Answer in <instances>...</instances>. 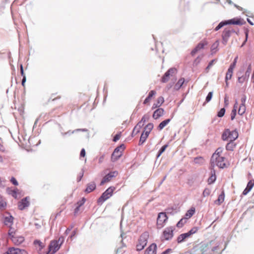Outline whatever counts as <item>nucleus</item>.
<instances>
[{
  "label": "nucleus",
  "mask_w": 254,
  "mask_h": 254,
  "mask_svg": "<svg viewBox=\"0 0 254 254\" xmlns=\"http://www.w3.org/2000/svg\"><path fill=\"white\" fill-rule=\"evenodd\" d=\"M220 250L219 244L216 242L215 240L205 241L194 246L190 251V254H204V253L208 252L211 254L213 253L215 254H219L223 251L220 252L218 251Z\"/></svg>",
  "instance_id": "1"
},
{
  "label": "nucleus",
  "mask_w": 254,
  "mask_h": 254,
  "mask_svg": "<svg viewBox=\"0 0 254 254\" xmlns=\"http://www.w3.org/2000/svg\"><path fill=\"white\" fill-rule=\"evenodd\" d=\"M199 229L200 227L195 226L192 227L187 232L179 235L176 239L177 243L182 244L187 241L189 238H191L193 234L196 233Z\"/></svg>",
  "instance_id": "2"
},
{
  "label": "nucleus",
  "mask_w": 254,
  "mask_h": 254,
  "mask_svg": "<svg viewBox=\"0 0 254 254\" xmlns=\"http://www.w3.org/2000/svg\"><path fill=\"white\" fill-rule=\"evenodd\" d=\"M116 190L114 186H110L98 198L97 203L98 205H101L106 200L110 198Z\"/></svg>",
  "instance_id": "3"
},
{
  "label": "nucleus",
  "mask_w": 254,
  "mask_h": 254,
  "mask_svg": "<svg viewBox=\"0 0 254 254\" xmlns=\"http://www.w3.org/2000/svg\"><path fill=\"white\" fill-rule=\"evenodd\" d=\"M239 137V133L237 129L231 131L229 128H226L223 131L221 135V139L223 141H227L229 139L230 140H236Z\"/></svg>",
  "instance_id": "4"
},
{
  "label": "nucleus",
  "mask_w": 254,
  "mask_h": 254,
  "mask_svg": "<svg viewBox=\"0 0 254 254\" xmlns=\"http://www.w3.org/2000/svg\"><path fill=\"white\" fill-rule=\"evenodd\" d=\"M243 71L244 69L239 70L237 73V75H238V82L240 83H243L244 81L248 80L250 73L252 71L251 64L249 65L244 75H242Z\"/></svg>",
  "instance_id": "5"
},
{
  "label": "nucleus",
  "mask_w": 254,
  "mask_h": 254,
  "mask_svg": "<svg viewBox=\"0 0 254 254\" xmlns=\"http://www.w3.org/2000/svg\"><path fill=\"white\" fill-rule=\"evenodd\" d=\"M125 147L126 146L124 144H121L114 149L111 155V160L112 162H116L122 156L123 151Z\"/></svg>",
  "instance_id": "6"
},
{
  "label": "nucleus",
  "mask_w": 254,
  "mask_h": 254,
  "mask_svg": "<svg viewBox=\"0 0 254 254\" xmlns=\"http://www.w3.org/2000/svg\"><path fill=\"white\" fill-rule=\"evenodd\" d=\"M202 180L200 179L199 173H193L189 176L187 179V184L190 187H192L195 183H200Z\"/></svg>",
  "instance_id": "7"
},
{
  "label": "nucleus",
  "mask_w": 254,
  "mask_h": 254,
  "mask_svg": "<svg viewBox=\"0 0 254 254\" xmlns=\"http://www.w3.org/2000/svg\"><path fill=\"white\" fill-rule=\"evenodd\" d=\"M86 201V198L82 197L74 204L75 207L73 211L74 216H76L83 211V209L81 208L84 204Z\"/></svg>",
  "instance_id": "8"
},
{
  "label": "nucleus",
  "mask_w": 254,
  "mask_h": 254,
  "mask_svg": "<svg viewBox=\"0 0 254 254\" xmlns=\"http://www.w3.org/2000/svg\"><path fill=\"white\" fill-rule=\"evenodd\" d=\"M175 230V226H169L165 228L162 232L164 240L166 241L171 240L174 237V232Z\"/></svg>",
  "instance_id": "9"
},
{
  "label": "nucleus",
  "mask_w": 254,
  "mask_h": 254,
  "mask_svg": "<svg viewBox=\"0 0 254 254\" xmlns=\"http://www.w3.org/2000/svg\"><path fill=\"white\" fill-rule=\"evenodd\" d=\"M217 160H213V163L215 164V166H217L219 168L224 169L227 168L230 165L229 163H227L225 161L227 160L226 158L224 156H221L219 157H216Z\"/></svg>",
  "instance_id": "10"
},
{
  "label": "nucleus",
  "mask_w": 254,
  "mask_h": 254,
  "mask_svg": "<svg viewBox=\"0 0 254 254\" xmlns=\"http://www.w3.org/2000/svg\"><path fill=\"white\" fill-rule=\"evenodd\" d=\"M177 72V69L175 67H171L169 68L163 75L161 78V82L162 83H166L170 78V76H173V74Z\"/></svg>",
  "instance_id": "11"
},
{
  "label": "nucleus",
  "mask_w": 254,
  "mask_h": 254,
  "mask_svg": "<svg viewBox=\"0 0 254 254\" xmlns=\"http://www.w3.org/2000/svg\"><path fill=\"white\" fill-rule=\"evenodd\" d=\"M227 25H236L241 26L246 24V22L241 17H235L232 19L226 20Z\"/></svg>",
  "instance_id": "12"
},
{
  "label": "nucleus",
  "mask_w": 254,
  "mask_h": 254,
  "mask_svg": "<svg viewBox=\"0 0 254 254\" xmlns=\"http://www.w3.org/2000/svg\"><path fill=\"white\" fill-rule=\"evenodd\" d=\"M30 205V197L27 196L21 199L18 203V208L23 210Z\"/></svg>",
  "instance_id": "13"
},
{
  "label": "nucleus",
  "mask_w": 254,
  "mask_h": 254,
  "mask_svg": "<svg viewBox=\"0 0 254 254\" xmlns=\"http://www.w3.org/2000/svg\"><path fill=\"white\" fill-rule=\"evenodd\" d=\"M4 254H28V253L24 249L11 247Z\"/></svg>",
  "instance_id": "14"
},
{
  "label": "nucleus",
  "mask_w": 254,
  "mask_h": 254,
  "mask_svg": "<svg viewBox=\"0 0 254 254\" xmlns=\"http://www.w3.org/2000/svg\"><path fill=\"white\" fill-rule=\"evenodd\" d=\"M195 212V208L193 207H190L187 211L185 215L178 222H183V220L185 221L191 218Z\"/></svg>",
  "instance_id": "15"
},
{
  "label": "nucleus",
  "mask_w": 254,
  "mask_h": 254,
  "mask_svg": "<svg viewBox=\"0 0 254 254\" xmlns=\"http://www.w3.org/2000/svg\"><path fill=\"white\" fill-rule=\"evenodd\" d=\"M148 232L147 231L143 232L139 237L138 240V243L146 246L148 242Z\"/></svg>",
  "instance_id": "16"
},
{
  "label": "nucleus",
  "mask_w": 254,
  "mask_h": 254,
  "mask_svg": "<svg viewBox=\"0 0 254 254\" xmlns=\"http://www.w3.org/2000/svg\"><path fill=\"white\" fill-rule=\"evenodd\" d=\"M157 246L156 243H153L145 250L144 254H156Z\"/></svg>",
  "instance_id": "17"
},
{
  "label": "nucleus",
  "mask_w": 254,
  "mask_h": 254,
  "mask_svg": "<svg viewBox=\"0 0 254 254\" xmlns=\"http://www.w3.org/2000/svg\"><path fill=\"white\" fill-rule=\"evenodd\" d=\"M168 219V216L164 211L159 212L158 214L156 222H166Z\"/></svg>",
  "instance_id": "18"
},
{
  "label": "nucleus",
  "mask_w": 254,
  "mask_h": 254,
  "mask_svg": "<svg viewBox=\"0 0 254 254\" xmlns=\"http://www.w3.org/2000/svg\"><path fill=\"white\" fill-rule=\"evenodd\" d=\"M164 109L162 108H159L156 109L153 113L152 118L154 120H157L162 117L164 114Z\"/></svg>",
  "instance_id": "19"
},
{
  "label": "nucleus",
  "mask_w": 254,
  "mask_h": 254,
  "mask_svg": "<svg viewBox=\"0 0 254 254\" xmlns=\"http://www.w3.org/2000/svg\"><path fill=\"white\" fill-rule=\"evenodd\" d=\"M96 189V184L94 182H92L91 183H88L86 185V187L84 190V191L86 193H89L91 192H92Z\"/></svg>",
  "instance_id": "20"
},
{
  "label": "nucleus",
  "mask_w": 254,
  "mask_h": 254,
  "mask_svg": "<svg viewBox=\"0 0 254 254\" xmlns=\"http://www.w3.org/2000/svg\"><path fill=\"white\" fill-rule=\"evenodd\" d=\"M10 239L15 245H19L24 241V238L22 236H14L10 237Z\"/></svg>",
  "instance_id": "21"
},
{
  "label": "nucleus",
  "mask_w": 254,
  "mask_h": 254,
  "mask_svg": "<svg viewBox=\"0 0 254 254\" xmlns=\"http://www.w3.org/2000/svg\"><path fill=\"white\" fill-rule=\"evenodd\" d=\"M14 219L13 216L10 213H7L2 216L1 222H13Z\"/></svg>",
  "instance_id": "22"
},
{
  "label": "nucleus",
  "mask_w": 254,
  "mask_h": 254,
  "mask_svg": "<svg viewBox=\"0 0 254 254\" xmlns=\"http://www.w3.org/2000/svg\"><path fill=\"white\" fill-rule=\"evenodd\" d=\"M223 150V148L221 147H218L214 152V153H213L211 158L210 161L212 162H213V160L214 159L215 160H217V158L216 157H221V154H222Z\"/></svg>",
  "instance_id": "23"
},
{
  "label": "nucleus",
  "mask_w": 254,
  "mask_h": 254,
  "mask_svg": "<svg viewBox=\"0 0 254 254\" xmlns=\"http://www.w3.org/2000/svg\"><path fill=\"white\" fill-rule=\"evenodd\" d=\"M118 174V171H114L109 172L107 174H106L104 177V179L107 182H109L113 178L116 177Z\"/></svg>",
  "instance_id": "24"
},
{
  "label": "nucleus",
  "mask_w": 254,
  "mask_h": 254,
  "mask_svg": "<svg viewBox=\"0 0 254 254\" xmlns=\"http://www.w3.org/2000/svg\"><path fill=\"white\" fill-rule=\"evenodd\" d=\"M120 229L121 231V237L122 239H123V235L124 234L122 232V223H120ZM121 242L122 243V247L118 248L117 250L116 254H122L125 252V250H123V248L126 247V245L123 243V239H122Z\"/></svg>",
  "instance_id": "25"
},
{
  "label": "nucleus",
  "mask_w": 254,
  "mask_h": 254,
  "mask_svg": "<svg viewBox=\"0 0 254 254\" xmlns=\"http://www.w3.org/2000/svg\"><path fill=\"white\" fill-rule=\"evenodd\" d=\"M149 135V134L148 132H144L143 131L141 132L139 140L138 142L139 146H141L144 144V143L146 141L147 138L148 137Z\"/></svg>",
  "instance_id": "26"
},
{
  "label": "nucleus",
  "mask_w": 254,
  "mask_h": 254,
  "mask_svg": "<svg viewBox=\"0 0 254 254\" xmlns=\"http://www.w3.org/2000/svg\"><path fill=\"white\" fill-rule=\"evenodd\" d=\"M156 94V92L154 90H150L147 96V97L145 98V100L143 101V104L144 105L148 104L150 100L152 99L153 96H154Z\"/></svg>",
  "instance_id": "27"
},
{
  "label": "nucleus",
  "mask_w": 254,
  "mask_h": 254,
  "mask_svg": "<svg viewBox=\"0 0 254 254\" xmlns=\"http://www.w3.org/2000/svg\"><path fill=\"white\" fill-rule=\"evenodd\" d=\"M9 230L8 234L10 237L14 236V234L16 233L17 230V227L16 226V223H10L8 226Z\"/></svg>",
  "instance_id": "28"
},
{
  "label": "nucleus",
  "mask_w": 254,
  "mask_h": 254,
  "mask_svg": "<svg viewBox=\"0 0 254 254\" xmlns=\"http://www.w3.org/2000/svg\"><path fill=\"white\" fill-rule=\"evenodd\" d=\"M164 102V98L163 96L159 97L156 103H154L152 107V109L154 110L156 108H159Z\"/></svg>",
  "instance_id": "29"
},
{
  "label": "nucleus",
  "mask_w": 254,
  "mask_h": 254,
  "mask_svg": "<svg viewBox=\"0 0 254 254\" xmlns=\"http://www.w3.org/2000/svg\"><path fill=\"white\" fill-rule=\"evenodd\" d=\"M178 208L176 206H173L170 207L166 208L165 210V212L166 213L167 215L170 214L173 215L178 212Z\"/></svg>",
  "instance_id": "30"
},
{
  "label": "nucleus",
  "mask_w": 254,
  "mask_h": 254,
  "mask_svg": "<svg viewBox=\"0 0 254 254\" xmlns=\"http://www.w3.org/2000/svg\"><path fill=\"white\" fill-rule=\"evenodd\" d=\"M225 199V192L224 190H222L220 194L218 195V197L216 200H215L214 203L218 205H220L223 202Z\"/></svg>",
  "instance_id": "31"
},
{
  "label": "nucleus",
  "mask_w": 254,
  "mask_h": 254,
  "mask_svg": "<svg viewBox=\"0 0 254 254\" xmlns=\"http://www.w3.org/2000/svg\"><path fill=\"white\" fill-rule=\"evenodd\" d=\"M171 119H166L161 122L157 127V129L160 131L162 130L171 121Z\"/></svg>",
  "instance_id": "32"
},
{
  "label": "nucleus",
  "mask_w": 254,
  "mask_h": 254,
  "mask_svg": "<svg viewBox=\"0 0 254 254\" xmlns=\"http://www.w3.org/2000/svg\"><path fill=\"white\" fill-rule=\"evenodd\" d=\"M6 190L8 194L11 195L15 199L17 198L18 189L16 188L14 190H12L11 188L8 187L6 188Z\"/></svg>",
  "instance_id": "33"
},
{
  "label": "nucleus",
  "mask_w": 254,
  "mask_h": 254,
  "mask_svg": "<svg viewBox=\"0 0 254 254\" xmlns=\"http://www.w3.org/2000/svg\"><path fill=\"white\" fill-rule=\"evenodd\" d=\"M235 140H230L226 145V149L228 151H233L234 148L236 146V144L234 142Z\"/></svg>",
  "instance_id": "34"
},
{
  "label": "nucleus",
  "mask_w": 254,
  "mask_h": 254,
  "mask_svg": "<svg viewBox=\"0 0 254 254\" xmlns=\"http://www.w3.org/2000/svg\"><path fill=\"white\" fill-rule=\"evenodd\" d=\"M193 162L195 164L202 165L204 163V159L202 156H198L194 158Z\"/></svg>",
  "instance_id": "35"
},
{
  "label": "nucleus",
  "mask_w": 254,
  "mask_h": 254,
  "mask_svg": "<svg viewBox=\"0 0 254 254\" xmlns=\"http://www.w3.org/2000/svg\"><path fill=\"white\" fill-rule=\"evenodd\" d=\"M169 146V143H167L164 145H163L158 150V152L157 153L156 158V160L158 159V158L162 155V154L165 152L167 148Z\"/></svg>",
  "instance_id": "36"
},
{
  "label": "nucleus",
  "mask_w": 254,
  "mask_h": 254,
  "mask_svg": "<svg viewBox=\"0 0 254 254\" xmlns=\"http://www.w3.org/2000/svg\"><path fill=\"white\" fill-rule=\"evenodd\" d=\"M231 34L230 32V29L226 28L224 29L222 34V38H225L228 39L231 36Z\"/></svg>",
  "instance_id": "37"
},
{
  "label": "nucleus",
  "mask_w": 254,
  "mask_h": 254,
  "mask_svg": "<svg viewBox=\"0 0 254 254\" xmlns=\"http://www.w3.org/2000/svg\"><path fill=\"white\" fill-rule=\"evenodd\" d=\"M215 166V164H214L213 162L210 161L209 170H210V173L209 175L216 176V170L214 169Z\"/></svg>",
  "instance_id": "38"
},
{
  "label": "nucleus",
  "mask_w": 254,
  "mask_h": 254,
  "mask_svg": "<svg viewBox=\"0 0 254 254\" xmlns=\"http://www.w3.org/2000/svg\"><path fill=\"white\" fill-rule=\"evenodd\" d=\"M207 45V42L205 40H202L199 42L195 46V48L199 51L204 49V47Z\"/></svg>",
  "instance_id": "39"
},
{
  "label": "nucleus",
  "mask_w": 254,
  "mask_h": 254,
  "mask_svg": "<svg viewBox=\"0 0 254 254\" xmlns=\"http://www.w3.org/2000/svg\"><path fill=\"white\" fill-rule=\"evenodd\" d=\"M154 127V125L152 123H148L144 128L143 131L148 132L149 134Z\"/></svg>",
  "instance_id": "40"
},
{
  "label": "nucleus",
  "mask_w": 254,
  "mask_h": 254,
  "mask_svg": "<svg viewBox=\"0 0 254 254\" xmlns=\"http://www.w3.org/2000/svg\"><path fill=\"white\" fill-rule=\"evenodd\" d=\"M233 69L228 67L226 76L225 77V80H229L231 79L233 76Z\"/></svg>",
  "instance_id": "41"
},
{
  "label": "nucleus",
  "mask_w": 254,
  "mask_h": 254,
  "mask_svg": "<svg viewBox=\"0 0 254 254\" xmlns=\"http://www.w3.org/2000/svg\"><path fill=\"white\" fill-rule=\"evenodd\" d=\"M213 91H210L208 92V94L207 95L206 98H205V101L203 103V106H205L206 105V104H207V103L209 102L211 99H212V96H213Z\"/></svg>",
  "instance_id": "42"
},
{
  "label": "nucleus",
  "mask_w": 254,
  "mask_h": 254,
  "mask_svg": "<svg viewBox=\"0 0 254 254\" xmlns=\"http://www.w3.org/2000/svg\"><path fill=\"white\" fill-rule=\"evenodd\" d=\"M219 44V40H217L212 45L211 47V51L213 53H215L216 51H217L218 50V47Z\"/></svg>",
  "instance_id": "43"
},
{
  "label": "nucleus",
  "mask_w": 254,
  "mask_h": 254,
  "mask_svg": "<svg viewBox=\"0 0 254 254\" xmlns=\"http://www.w3.org/2000/svg\"><path fill=\"white\" fill-rule=\"evenodd\" d=\"M227 25L226 20L221 21L217 26L214 28L215 31H217L224 26Z\"/></svg>",
  "instance_id": "44"
},
{
  "label": "nucleus",
  "mask_w": 254,
  "mask_h": 254,
  "mask_svg": "<svg viewBox=\"0 0 254 254\" xmlns=\"http://www.w3.org/2000/svg\"><path fill=\"white\" fill-rule=\"evenodd\" d=\"M244 33L245 35V39L243 42V43L241 46V47H243V46H244L248 41V39L249 37V30L248 28H245Z\"/></svg>",
  "instance_id": "45"
},
{
  "label": "nucleus",
  "mask_w": 254,
  "mask_h": 254,
  "mask_svg": "<svg viewBox=\"0 0 254 254\" xmlns=\"http://www.w3.org/2000/svg\"><path fill=\"white\" fill-rule=\"evenodd\" d=\"M7 203L3 200V196L0 194V209H4L6 207Z\"/></svg>",
  "instance_id": "46"
},
{
  "label": "nucleus",
  "mask_w": 254,
  "mask_h": 254,
  "mask_svg": "<svg viewBox=\"0 0 254 254\" xmlns=\"http://www.w3.org/2000/svg\"><path fill=\"white\" fill-rule=\"evenodd\" d=\"M204 55L203 54L198 56L194 60L193 65L196 66L200 62Z\"/></svg>",
  "instance_id": "47"
},
{
  "label": "nucleus",
  "mask_w": 254,
  "mask_h": 254,
  "mask_svg": "<svg viewBox=\"0 0 254 254\" xmlns=\"http://www.w3.org/2000/svg\"><path fill=\"white\" fill-rule=\"evenodd\" d=\"M216 179H217V176L209 175V177L207 180L208 184V185L213 184L215 182Z\"/></svg>",
  "instance_id": "48"
},
{
  "label": "nucleus",
  "mask_w": 254,
  "mask_h": 254,
  "mask_svg": "<svg viewBox=\"0 0 254 254\" xmlns=\"http://www.w3.org/2000/svg\"><path fill=\"white\" fill-rule=\"evenodd\" d=\"M226 112V109H225V107L222 108L220 109L217 113V116L219 118H222Z\"/></svg>",
  "instance_id": "49"
},
{
  "label": "nucleus",
  "mask_w": 254,
  "mask_h": 254,
  "mask_svg": "<svg viewBox=\"0 0 254 254\" xmlns=\"http://www.w3.org/2000/svg\"><path fill=\"white\" fill-rule=\"evenodd\" d=\"M144 124L145 123H143L141 120L137 123V124L135 126L137 128V130L135 132V133H138L140 132V129L144 126Z\"/></svg>",
  "instance_id": "50"
},
{
  "label": "nucleus",
  "mask_w": 254,
  "mask_h": 254,
  "mask_svg": "<svg viewBox=\"0 0 254 254\" xmlns=\"http://www.w3.org/2000/svg\"><path fill=\"white\" fill-rule=\"evenodd\" d=\"M216 61V59H213L209 62L208 65L205 68V70L206 71V72H208L209 71L210 68L213 65L214 62H215Z\"/></svg>",
  "instance_id": "51"
},
{
  "label": "nucleus",
  "mask_w": 254,
  "mask_h": 254,
  "mask_svg": "<svg viewBox=\"0 0 254 254\" xmlns=\"http://www.w3.org/2000/svg\"><path fill=\"white\" fill-rule=\"evenodd\" d=\"M211 189L208 188H205L202 192V195L203 197L207 196L209 195Z\"/></svg>",
  "instance_id": "52"
},
{
  "label": "nucleus",
  "mask_w": 254,
  "mask_h": 254,
  "mask_svg": "<svg viewBox=\"0 0 254 254\" xmlns=\"http://www.w3.org/2000/svg\"><path fill=\"white\" fill-rule=\"evenodd\" d=\"M84 173V169L83 168H82L81 169V172L79 173V174L77 176V182H79L81 181L83 177Z\"/></svg>",
  "instance_id": "53"
},
{
  "label": "nucleus",
  "mask_w": 254,
  "mask_h": 254,
  "mask_svg": "<svg viewBox=\"0 0 254 254\" xmlns=\"http://www.w3.org/2000/svg\"><path fill=\"white\" fill-rule=\"evenodd\" d=\"M246 110V106H243L240 105L238 110V114L240 115H243L245 113Z\"/></svg>",
  "instance_id": "54"
},
{
  "label": "nucleus",
  "mask_w": 254,
  "mask_h": 254,
  "mask_svg": "<svg viewBox=\"0 0 254 254\" xmlns=\"http://www.w3.org/2000/svg\"><path fill=\"white\" fill-rule=\"evenodd\" d=\"M238 59V57L237 56L236 57L233 62L230 64V65H229V67L231 69H232L234 70V69L236 67V64H237V60Z\"/></svg>",
  "instance_id": "55"
},
{
  "label": "nucleus",
  "mask_w": 254,
  "mask_h": 254,
  "mask_svg": "<svg viewBox=\"0 0 254 254\" xmlns=\"http://www.w3.org/2000/svg\"><path fill=\"white\" fill-rule=\"evenodd\" d=\"M121 135H122V132L121 131H119L117 132V133L113 137V141L114 142H117V141H118L120 137H121Z\"/></svg>",
  "instance_id": "56"
},
{
  "label": "nucleus",
  "mask_w": 254,
  "mask_h": 254,
  "mask_svg": "<svg viewBox=\"0 0 254 254\" xmlns=\"http://www.w3.org/2000/svg\"><path fill=\"white\" fill-rule=\"evenodd\" d=\"M254 186V180H250L247 185L246 188L251 190Z\"/></svg>",
  "instance_id": "57"
},
{
  "label": "nucleus",
  "mask_w": 254,
  "mask_h": 254,
  "mask_svg": "<svg viewBox=\"0 0 254 254\" xmlns=\"http://www.w3.org/2000/svg\"><path fill=\"white\" fill-rule=\"evenodd\" d=\"M63 209H59L58 211L57 212L56 214H54V215H51L50 219H51L53 218L52 222H53V221H54L56 220V219L58 217V216H59L61 214V213L63 211Z\"/></svg>",
  "instance_id": "58"
},
{
  "label": "nucleus",
  "mask_w": 254,
  "mask_h": 254,
  "mask_svg": "<svg viewBox=\"0 0 254 254\" xmlns=\"http://www.w3.org/2000/svg\"><path fill=\"white\" fill-rule=\"evenodd\" d=\"M150 119V116L148 114H145L143 116V117L141 118L142 121L145 123L146 122H148Z\"/></svg>",
  "instance_id": "59"
},
{
  "label": "nucleus",
  "mask_w": 254,
  "mask_h": 254,
  "mask_svg": "<svg viewBox=\"0 0 254 254\" xmlns=\"http://www.w3.org/2000/svg\"><path fill=\"white\" fill-rule=\"evenodd\" d=\"M10 183L15 186H17L19 184L16 179L14 177H11L10 179Z\"/></svg>",
  "instance_id": "60"
},
{
  "label": "nucleus",
  "mask_w": 254,
  "mask_h": 254,
  "mask_svg": "<svg viewBox=\"0 0 254 254\" xmlns=\"http://www.w3.org/2000/svg\"><path fill=\"white\" fill-rule=\"evenodd\" d=\"M237 115V110L232 109L231 113V120L232 121L234 120L236 117Z\"/></svg>",
  "instance_id": "61"
},
{
  "label": "nucleus",
  "mask_w": 254,
  "mask_h": 254,
  "mask_svg": "<svg viewBox=\"0 0 254 254\" xmlns=\"http://www.w3.org/2000/svg\"><path fill=\"white\" fill-rule=\"evenodd\" d=\"M33 244L35 246L38 245L40 247V250H41L43 248L42 243L39 240H34Z\"/></svg>",
  "instance_id": "62"
},
{
  "label": "nucleus",
  "mask_w": 254,
  "mask_h": 254,
  "mask_svg": "<svg viewBox=\"0 0 254 254\" xmlns=\"http://www.w3.org/2000/svg\"><path fill=\"white\" fill-rule=\"evenodd\" d=\"M224 104L225 108L227 107L229 105V97L227 94H225L224 97Z\"/></svg>",
  "instance_id": "63"
},
{
  "label": "nucleus",
  "mask_w": 254,
  "mask_h": 254,
  "mask_svg": "<svg viewBox=\"0 0 254 254\" xmlns=\"http://www.w3.org/2000/svg\"><path fill=\"white\" fill-rule=\"evenodd\" d=\"M247 100V96L245 94H243L241 97V105H242L243 106H245V103Z\"/></svg>",
  "instance_id": "64"
}]
</instances>
